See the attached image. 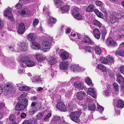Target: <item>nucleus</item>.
Wrapping results in <instances>:
<instances>
[{"label":"nucleus","mask_w":124,"mask_h":124,"mask_svg":"<svg viewBox=\"0 0 124 124\" xmlns=\"http://www.w3.org/2000/svg\"><path fill=\"white\" fill-rule=\"evenodd\" d=\"M80 106L83 108L84 110H85L87 109V105L85 104H82L80 105Z\"/></svg>","instance_id":"e2e57ef3"},{"label":"nucleus","mask_w":124,"mask_h":124,"mask_svg":"<svg viewBox=\"0 0 124 124\" xmlns=\"http://www.w3.org/2000/svg\"><path fill=\"white\" fill-rule=\"evenodd\" d=\"M36 57L37 60L39 62H42L46 58L45 57L41 56L40 54L38 53L36 54Z\"/></svg>","instance_id":"c85d7f7f"},{"label":"nucleus","mask_w":124,"mask_h":124,"mask_svg":"<svg viewBox=\"0 0 124 124\" xmlns=\"http://www.w3.org/2000/svg\"><path fill=\"white\" fill-rule=\"evenodd\" d=\"M56 22V19L52 17H50L48 21V23L50 26H51L52 24L55 23Z\"/></svg>","instance_id":"2f4dec72"},{"label":"nucleus","mask_w":124,"mask_h":124,"mask_svg":"<svg viewBox=\"0 0 124 124\" xmlns=\"http://www.w3.org/2000/svg\"><path fill=\"white\" fill-rule=\"evenodd\" d=\"M43 11L47 15V16L49 15V12L48 10V8L45 7H44L43 8Z\"/></svg>","instance_id":"603ef678"},{"label":"nucleus","mask_w":124,"mask_h":124,"mask_svg":"<svg viewBox=\"0 0 124 124\" xmlns=\"http://www.w3.org/2000/svg\"><path fill=\"white\" fill-rule=\"evenodd\" d=\"M94 36L96 38L98 39L100 38L101 35L100 32L98 29H94L93 31Z\"/></svg>","instance_id":"412c9836"},{"label":"nucleus","mask_w":124,"mask_h":124,"mask_svg":"<svg viewBox=\"0 0 124 124\" xmlns=\"http://www.w3.org/2000/svg\"><path fill=\"white\" fill-rule=\"evenodd\" d=\"M83 40H82L83 42L87 43L88 44H93L94 42L88 36H83Z\"/></svg>","instance_id":"f3484780"},{"label":"nucleus","mask_w":124,"mask_h":124,"mask_svg":"<svg viewBox=\"0 0 124 124\" xmlns=\"http://www.w3.org/2000/svg\"><path fill=\"white\" fill-rule=\"evenodd\" d=\"M97 68L99 69L102 70V71H106V67L101 64H98L97 66Z\"/></svg>","instance_id":"c9c22d12"},{"label":"nucleus","mask_w":124,"mask_h":124,"mask_svg":"<svg viewBox=\"0 0 124 124\" xmlns=\"http://www.w3.org/2000/svg\"><path fill=\"white\" fill-rule=\"evenodd\" d=\"M61 12L62 13H66L69 9V6L68 5H64L61 8Z\"/></svg>","instance_id":"b1692460"},{"label":"nucleus","mask_w":124,"mask_h":124,"mask_svg":"<svg viewBox=\"0 0 124 124\" xmlns=\"http://www.w3.org/2000/svg\"><path fill=\"white\" fill-rule=\"evenodd\" d=\"M67 107L68 109L69 110V111H71L72 110L73 108L72 104L70 103L68 104Z\"/></svg>","instance_id":"13d9d810"},{"label":"nucleus","mask_w":124,"mask_h":124,"mask_svg":"<svg viewBox=\"0 0 124 124\" xmlns=\"http://www.w3.org/2000/svg\"><path fill=\"white\" fill-rule=\"evenodd\" d=\"M109 45L116 46H117V44L115 41H114L112 39L111 37H109Z\"/></svg>","instance_id":"7c9ffc66"},{"label":"nucleus","mask_w":124,"mask_h":124,"mask_svg":"<svg viewBox=\"0 0 124 124\" xmlns=\"http://www.w3.org/2000/svg\"><path fill=\"white\" fill-rule=\"evenodd\" d=\"M94 12L97 16L101 18H103V14L101 12H100L98 9H96L94 10Z\"/></svg>","instance_id":"473e14b6"},{"label":"nucleus","mask_w":124,"mask_h":124,"mask_svg":"<svg viewBox=\"0 0 124 124\" xmlns=\"http://www.w3.org/2000/svg\"><path fill=\"white\" fill-rule=\"evenodd\" d=\"M12 10L11 9H7L5 11L4 13V15L7 17L11 21L13 20V19L12 15Z\"/></svg>","instance_id":"1a4fd4ad"},{"label":"nucleus","mask_w":124,"mask_h":124,"mask_svg":"<svg viewBox=\"0 0 124 124\" xmlns=\"http://www.w3.org/2000/svg\"><path fill=\"white\" fill-rule=\"evenodd\" d=\"M79 9L77 7L74 8L72 10V13L73 16H76L77 14L79 13L78 12Z\"/></svg>","instance_id":"a19ab883"},{"label":"nucleus","mask_w":124,"mask_h":124,"mask_svg":"<svg viewBox=\"0 0 124 124\" xmlns=\"http://www.w3.org/2000/svg\"><path fill=\"white\" fill-rule=\"evenodd\" d=\"M31 47L33 49L37 50L41 48L40 44L38 43L35 41H32L31 44Z\"/></svg>","instance_id":"ddd939ff"},{"label":"nucleus","mask_w":124,"mask_h":124,"mask_svg":"<svg viewBox=\"0 0 124 124\" xmlns=\"http://www.w3.org/2000/svg\"><path fill=\"white\" fill-rule=\"evenodd\" d=\"M87 93L94 98H96L97 94L95 89L91 87L89 88L87 90Z\"/></svg>","instance_id":"0eeeda50"},{"label":"nucleus","mask_w":124,"mask_h":124,"mask_svg":"<svg viewBox=\"0 0 124 124\" xmlns=\"http://www.w3.org/2000/svg\"><path fill=\"white\" fill-rule=\"evenodd\" d=\"M107 33V32L105 30L101 32L102 39L104 40L105 39V36Z\"/></svg>","instance_id":"bf43d9fd"},{"label":"nucleus","mask_w":124,"mask_h":124,"mask_svg":"<svg viewBox=\"0 0 124 124\" xmlns=\"http://www.w3.org/2000/svg\"><path fill=\"white\" fill-rule=\"evenodd\" d=\"M61 117L59 116H56L54 118V120L55 121H57L58 123L61 122Z\"/></svg>","instance_id":"5fc2aeb1"},{"label":"nucleus","mask_w":124,"mask_h":124,"mask_svg":"<svg viewBox=\"0 0 124 124\" xmlns=\"http://www.w3.org/2000/svg\"><path fill=\"white\" fill-rule=\"evenodd\" d=\"M27 38L28 40L30 41L34 40L36 38V35L34 33H30L27 35Z\"/></svg>","instance_id":"4be33fe9"},{"label":"nucleus","mask_w":124,"mask_h":124,"mask_svg":"<svg viewBox=\"0 0 124 124\" xmlns=\"http://www.w3.org/2000/svg\"><path fill=\"white\" fill-rule=\"evenodd\" d=\"M26 65L28 67H32L35 65V63L33 61L29 60V58L26 62Z\"/></svg>","instance_id":"c756f323"},{"label":"nucleus","mask_w":124,"mask_h":124,"mask_svg":"<svg viewBox=\"0 0 124 124\" xmlns=\"http://www.w3.org/2000/svg\"><path fill=\"white\" fill-rule=\"evenodd\" d=\"M53 40V38L49 36L47 39L43 41L42 43V49L44 52H46L50 49L51 47V42Z\"/></svg>","instance_id":"f257e3e1"},{"label":"nucleus","mask_w":124,"mask_h":124,"mask_svg":"<svg viewBox=\"0 0 124 124\" xmlns=\"http://www.w3.org/2000/svg\"><path fill=\"white\" fill-rule=\"evenodd\" d=\"M95 7L93 5H91L88 6L86 9V11L88 12H91L94 11L95 9Z\"/></svg>","instance_id":"a878e982"},{"label":"nucleus","mask_w":124,"mask_h":124,"mask_svg":"<svg viewBox=\"0 0 124 124\" xmlns=\"http://www.w3.org/2000/svg\"><path fill=\"white\" fill-rule=\"evenodd\" d=\"M117 107L119 108H122L124 107V102L121 100H118L116 104Z\"/></svg>","instance_id":"393cba45"},{"label":"nucleus","mask_w":124,"mask_h":124,"mask_svg":"<svg viewBox=\"0 0 124 124\" xmlns=\"http://www.w3.org/2000/svg\"><path fill=\"white\" fill-rule=\"evenodd\" d=\"M73 17L78 20H80L82 18V16L79 13L77 14L76 16H74Z\"/></svg>","instance_id":"09e8293b"},{"label":"nucleus","mask_w":124,"mask_h":124,"mask_svg":"<svg viewBox=\"0 0 124 124\" xmlns=\"http://www.w3.org/2000/svg\"><path fill=\"white\" fill-rule=\"evenodd\" d=\"M46 59L48 63L50 65H54L57 62L56 58L54 56L49 57Z\"/></svg>","instance_id":"9d476101"},{"label":"nucleus","mask_w":124,"mask_h":124,"mask_svg":"<svg viewBox=\"0 0 124 124\" xmlns=\"http://www.w3.org/2000/svg\"><path fill=\"white\" fill-rule=\"evenodd\" d=\"M9 50L12 52H19V49H17L16 50V48L14 47V46H10L8 47Z\"/></svg>","instance_id":"37998d69"},{"label":"nucleus","mask_w":124,"mask_h":124,"mask_svg":"<svg viewBox=\"0 0 124 124\" xmlns=\"http://www.w3.org/2000/svg\"><path fill=\"white\" fill-rule=\"evenodd\" d=\"M110 63V64H112L114 63V60L113 57H111V56H109V63Z\"/></svg>","instance_id":"6e6d98bb"},{"label":"nucleus","mask_w":124,"mask_h":124,"mask_svg":"<svg viewBox=\"0 0 124 124\" xmlns=\"http://www.w3.org/2000/svg\"><path fill=\"white\" fill-rule=\"evenodd\" d=\"M28 104V100L26 99L20 100L16 105L15 109L16 110L22 111L24 109Z\"/></svg>","instance_id":"f03ea898"},{"label":"nucleus","mask_w":124,"mask_h":124,"mask_svg":"<svg viewBox=\"0 0 124 124\" xmlns=\"http://www.w3.org/2000/svg\"><path fill=\"white\" fill-rule=\"evenodd\" d=\"M100 60L101 63L104 64H106L108 62L107 59L104 57H101L100 58Z\"/></svg>","instance_id":"c03bdc74"},{"label":"nucleus","mask_w":124,"mask_h":124,"mask_svg":"<svg viewBox=\"0 0 124 124\" xmlns=\"http://www.w3.org/2000/svg\"><path fill=\"white\" fill-rule=\"evenodd\" d=\"M81 114L80 112H71L70 114V116L71 119L74 121L78 123L79 122V116Z\"/></svg>","instance_id":"39448f33"},{"label":"nucleus","mask_w":124,"mask_h":124,"mask_svg":"<svg viewBox=\"0 0 124 124\" xmlns=\"http://www.w3.org/2000/svg\"><path fill=\"white\" fill-rule=\"evenodd\" d=\"M101 11L104 13L105 16L106 18H107V11L106 9L105 8L104 9H103V10H102Z\"/></svg>","instance_id":"338daca9"},{"label":"nucleus","mask_w":124,"mask_h":124,"mask_svg":"<svg viewBox=\"0 0 124 124\" xmlns=\"http://www.w3.org/2000/svg\"><path fill=\"white\" fill-rule=\"evenodd\" d=\"M68 64L67 61H63L60 64V68L62 70H66L68 68Z\"/></svg>","instance_id":"a211bd4d"},{"label":"nucleus","mask_w":124,"mask_h":124,"mask_svg":"<svg viewBox=\"0 0 124 124\" xmlns=\"http://www.w3.org/2000/svg\"><path fill=\"white\" fill-rule=\"evenodd\" d=\"M114 88L115 90L117 92L119 90V86L118 84L116 82H114L113 84Z\"/></svg>","instance_id":"a18cd8bd"},{"label":"nucleus","mask_w":124,"mask_h":124,"mask_svg":"<svg viewBox=\"0 0 124 124\" xmlns=\"http://www.w3.org/2000/svg\"><path fill=\"white\" fill-rule=\"evenodd\" d=\"M85 82L88 85H91V86L93 85L92 80L89 77H87L85 78Z\"/></svg>","instance_id":"4c0bfd02"},{"label":"nucleus","mask_w":124,"mask_h":124,"mask_svg":"<svg viewBox=\"0 0 124 124\" xmlns=\"http://www.w3.org/2000/svg\"><path fill=\"white\" fill-rule=\"evenodd\" d=\"M117 77L116 81L121 85L124 84V78L119 73H117L116 75Z\"/></svg>","instance_id":"dca6fc26"},{"label":"nucleus","mask_w":124,"mask_h":124,"mask_svg":"<svg viewBox=\"0 0 124 124\" xmlns=\"http://www.w3.org/2000/svg\"><path fill=\"white\" fill-rule=\"evenodd\" d=\"M117 37L119 40H120L122 39H124V35H117Z\"/></svg>","instance_id":"052dcab7"},{"label":"nucleus","mask_w":124,"mask_h":124,"mask_svg":"<svg viewBox=\"0 0 124 124\" xmlns=\"http://www.w3.org/2000/svg\"><path fill=\"white\" fill-rule=\"evenodd\" d=\"M124 18V12L121 11L118 13L115 12L111 15L109 22L111 23H114L117 21L118 18Z\"/></svg>","instance_id":"7ed1b4c3"},{"label":"nucleus","mask_w":124,"mask_h":124,"mask_svg":"<svg viewBox=\"0 0 124 124\" xmlns=\"http://www.w3.org/2000/svg\"><path fill=\"white\" fill-rule=\"evenodd\" d=\"M19 48V50L21 51L25 52L28 49V44L25 42L21 43H20Z\"/></svg>","instance_id":"f8f14e48"},{"label":"nucleus","mask_w":124,"mask_h":124,"mask_svg":"<svg viewBox=\"0 0 124 124\" xmlns=\"http://www.w3.org/2000/svg\"><path fill=\"white\" fill-rule=\"evenodd\" d=\"M42 114L41 113H39L36 115V117L39 120L42 118Z\"/></svg>","instance_id":"680f3d73"},{"label":"nucleus","mask_w":124,"mask_h":124,"mask_svg":"<svg viewBox=\"0 0 124 124\" xmlns=\"http://www.w3.org/2000/svg\"><path fill=\"white\" fill-rule=\"evenodd\" d=\"M96 53L99 55L101 53V50L100 47L98 46H96L94 47Z\"/></svg>","instance_id":"58836bf2"},{"label":"nucleus","mask_w":124,"mask_h":124,"mask_svg":"<svg viewBox=\"0 0 124 124\" xmlns=\"http://www.w3.org/2000/svg\"><path fill=\"white\" fill-rule=\"evenodd\" d=\"M29 57L28 56H25L24 55L20 54L18 57V60L20 62L24 63L29 59Z\"/></svg>","instance_id":"2eb2a0df"},{"label":"nucleus","mask_w":124,"mask_h":124,"mask_svg":"<svg viewBox=\"0 0 124 124\" xmlns=\"http://www.w3.org/2000/svg\"><path fill=\"white\" fill-rule=\"evenodd\" d=\"M74 85L75 87L78 89H81L84 88L83 83L80 81H78L75 82Z\"/></svg>","instance_id":"6ab92c4d"},{"label":"nucleus","mask_w":124,"mask_h":124,"mask_svg":"<svg viewBox=\"0 0 124 124\" xmlns=\"http://www.w3.org/2000/svg\"><path fill=\"white\" fill-rule=\"evenodd\" d=\"M25 65L22 63H21L19 67L18 73L19 74H21L24 71V68Z\"/></svg>","instance_id":"72a5a7b5"},{"label":"nucleus","mask_w":124,"mask_h":124,"mask_svg":"<svg viewBox=\"0 0 124 124\" xmlns=\"http://www.w3.org/2000/svg\"><path fill=\"white\" fill-rule=\"evenodd\" d=\"M17 31L19 33L23 34L25 31V24L21 22L19 24L17 28Z\"/></svg>","instance_id":"423d86ee"},{"label":"nucleus","mask_w":124,"mask_h":124,"mask_svg":"<svg viewBox=\"0 0 124 124\" xmlns=\"http://www.w3.org/2000/svg\"><path fill=\"white\" fill-rule=\"evenodd\" d=\"M54 2L57 7H59L63 4V2L61 0H54Z\"/></svg>","instance_id":"f704fd0d"},{"label":"nucleus","mask_w":124,"mask_h":124,"mask_svg":"<svg viewBox=\"0 0 124 124\" xmlns=\"http://www.w3.org/2000/svg\"><path fill=\"white\" fill-rule=\"evenodd\" d=\"M95 3L97 6H100L101 5L103 4H102L101 2L100 1H98L95 2Z\"/></svg>","instance_id":"774afa93"},{"label":"nucleus","mask_w":124,"mask_h":124,"mask_svg":"<svg viewBox=\"0 0 124 124\" xmlns=\"http://www.w3.org/2000/svg\"><path fill=\"white\" fill-rule=\"evenodd\" d=\"M97 108L100 112L102 111L104 109V108L102 106H100L97 103Z\"/></svg>","instance_id":"8fccbe9b"},{"label":"nucleus","mask_w":124,"mask_h":124,"mask_svg":"<svg viewBox=\"0 0 124 124\" xmlns=\"http://www.w3.org/2000/svg\"><path fill=\"white\" fill-rule=\"evenodd\" d=\"M96 108V105L94 104L89 105L88 107V109L91 111L94 110Z\"/></svg>","instance_id":"79ce46f5"},{"label":"nucleus","mask_w":124,"mask_h":124,"mask_svg":"<svg viewBox=\"0 0 124 124\" xmlns=\"http://www.w3.org/2000/svg\"><path fill=\"white\" fill-rule=\"evenodd\" d=\"M85 93L84 92L80 91L77 93V96L78 99L80 100H82L85 96Z\"/></svg>","instance_id":"cd10ccee"},{"label":"nucleus","mask_w":124,"mask_h":124,"mask_svg":"<svg viewBox=\"0 0 124 124\" xmlns=\"http://www.w3.org/2000/svg\"><path fill=\"white\" fill-rule=\"evenodd\" d=\"M120 71L122 73L124 74V66L122 65L120 67Z\"/></svg>","instance_id":"69168bd1"},{"label":"nucleus","mask_w":124,"mask_h":124,"mask_svg":"<svg viewBox=\"0 0 124 124\" xmlns=\"http://www.w3.org/2000/svg\"><path fill=\"white\" fill-rule=\"evenodd\" d=\"M41 107V103L40 102H32L31 105V108L29 111L30 115L33 114L37 110L38 108Z\"/></svg>","instance_id":"20e7f679"},{"label":"nucleus","mask_w":124,"mask_h":124,"mask_svg":"<svg viewBox=\"0 0 124 124\" xmlns=\"http://www.w3.org/2000/svg\"><path fill=\"white\" fill-rule=\"evenodd\" d=\"M69 56V53L66 51L62 53L61 55V57L62 60H65L68 59Z\"/></svg>","instance_id":"bb28decb"},{"label":"nucleus","mask_w":124,"mask_h":124,"mask_svg":"<svg viewBox=\"0 0 124 124\" xmlns=\"http://www.w3.org/2000/svg\"><path fill=\"white\" fill-rule=\"evenodd\" d=\"M39 21L38 19H35L33 20V24L34 26H36L38 23Z\"/></svg>","instance_id":"4d7b16f0"},{"label":"nucleus","mask_w":124,"mask_h":124,"mask_svg":"<svg viewBox=\"0 0 124 124\" xmlns=\"http://www.w3.org/2000/svg\"><path fill=\"white\" fill-rule=\"evenodd\" d=\"M18 13L23 16L26 17L28 16L30 14V11L26 8L21 9Z\"/></svg>","instance_id":"6e6552de"},{"label":"nucleus","mask_w":124,"mask_h":124,"mask_svg":"<svg viewBox=\"0 0 124 124\" xmlns=\"http://www.w3.org/2000/svg\"><path fill=\"white\" fill-rule=\"evenodd\" d=\"M5 92H8V93L10 91L12 90V86L10 84L8 83L7 84H5Z\"/></svg>","instance_id":"5701e85b"},{"label":"nucleus","mask_w":124,"mask_h":124,"mask_svg":"<svg viewBox=\"0 0 124 124\" xmlns=\"http://www.w3.org/2000/svg\"><path fill=\"white\" fill-rule=\"evenodd\" d=\"M94 25L97 26L99 27H100L102 25V24L100 22L97 20H95L94 21Z\"/></svg>","instance_id":"49530a36"},{"label":"nucleus","mask_w":124,"mask_h":124,"mask_svg":"<svg viewBox=\"0 0 124 124\" xmlns=\"http://www.w3.org/2000/svg\"><path fill=\"white\" fill-rule=\"evenodd\" d=\"M84 49L86 51L88 52H90L91 51L92 49V48L89 46H85L84 47Z\"/></svg>","instance_id":"3c124183"},{"label":"nucleus","mask_w":124,"mask_h":124,"mask_svg":"<svg viewBox=\"0 0 124 124\" xmlns=\"http://www.w3.org/2000/svg\"><path fill=\"white\" fill-rule=\"evenodd\" d=\"M81 69L80 67L76 64L72 65L70 66V70L72 71L75 72L78 71H79Z\"/></svg>","instance_id":"aec40b11"},{"label":"nucleus","mask_w":124,"mask_h":124,"mask_svg":"<svg viewBox=\"0 0 124 124\" xmlns=\"http://www.w3.org/2000/svg\"><path fill=\"white\" fill-rule=\"evenodd\" d=\"M27 95V94L26 93H23L22 94L21 96L20 97H19L18 98V99L19 100H20L22 99H23V98H22L23 97H24L26 96Z\"/></svg>","instance_id":"864d4df0"},{"label":"nucleus","mask_w":124,"mask_h":124,"mask_svg":"<svg viewBox=\"0 0 124 124\" xmlns=\"http://www.w3.org/2000/svg\"><path fill=\"white\" fill-rule=\"evenodd\" d=\"M31 1L30 0H19V3H17L15 5V7L17 8L20 9L22 7V5L24 3H28Z\"/></svg>","instance_id":"4468645a"},{"label":"nucleus","mask_w":124,"mask_h":124,"mask_svg":"<svg viewBox=\"0 0 124 124\" xmlns=\"http://www.w3.org/2000/svg\"><path fill=\"white\" fill-rule=\"evenodd\" d=\"M32 82H39L42 81L41 78L39 76H36L32 78Z\"/></svg>","instance_id":"e433bc0d"},{"label":"nucleus","mask_w":124,"mask_h":124,"mask_svg":"<svg viewBox=\"0 0 124 124\" xmlns=\"http://www.w3.org/2000/svg\"><path fill=\"white\" fill-rule=\"evenodd\" d=\"M57 108L60 111L65 112L66 111L65 106L63 103L60 102L58 103L56 106Z\"/></svg>","instance_id":"9b49d317"},{"label":"nucleus","mask_w":124,"mask_h":124,"mask_svg":"<svg viewBox=\"0 0 124 124\" xmlns=\"http://www.w3.org/2000/svg\"><path fill=\"white\" fill-rule=\"evenodd\" d=\"M16 118L15 116L13 114H10L8 117L9 120L12 121H15Z\"/></svg>","instance_id":"de8ad7c7"},{"label":"nucleus","mask_w":124,"mask_h":124,"mask_svg":"<svg viewBox=\"0 0 124 124\" xmlns=\"http://www.w3.org/2000/svg\"><path fill=\"white\" fill-rule=\"evenodd\" d=\"M51 116V114L49 113L47 114L44 118V120H46L48 119Z\"/></svg>","instance_id":"0e129e2a"},{"label":"nucleus","mask_w":124,"mask_h":124,"mask_svg":"<svg viewBox=\"0 0 124 124\" xmlns=\"http://www.w3.org/2000/svg\"><path fill=\"white\" fill-rule=\"evenodd\" d=\"M116 54L122 56H124V51L121 49H119L116 51Z\"/></svg>","instance_id":"ea45409f"}]
</instances>
